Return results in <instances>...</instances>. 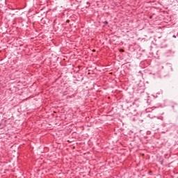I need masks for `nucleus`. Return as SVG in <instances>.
Here are the masks:
<instances>
[{"mask_svg":"<svg viewBox=\"0 0 178 178\" xmlns=\"http://www.w3.org/2000/svg\"><path fill=\"white\" fill-rule=\"evenodd\" d=\"M172 37H173V38H176L177 36H176V35H174Z\"/></svg>","mask_w":178,"mask_h":178,"instance_id":"7ed1b4c3","label":"nucleus"},{"mask_svg":"<svg viewBox=\"0 0 178 178\" xmlns=\"http://www.w3.org/2000/svg\"><path fill=\"white\" fill-rule=\"evenodd\" d=\"M120 52H123V49H120Z\"/></svg>","mask_w":178,"mask_h":178,"instance_id":"39448f33","label":"nucleus"},{"mask_svg":"<svg viewBox=\"0 0 178 178\" xmlns=\"http://www.w3.org/2000/svg\"><path fill=\"white\" fill-rule=\"evenodd\" d=\"M104 23H105L106 24H108V21H106Z\"/></svg>","mask_w":178,"mask_h":178,"instance_id":"20e7f679","label":"nucleus"},{"mask_svg":"<svg viewBox=\"0 0 178 178\" xmlns=\"http://www.w3.org/2000/svg\"><path fill=\"white\" fill-rule=\"evenodd\" d=\"M175 106H177V104H174L173 105H172V108L173 110H175Z\"/></svg>","mask_w":178,"mask_h":178,"instance_id":"f257e3e1","label":"nucleus"},{"mask_svg":"<svg viewBox=\"0 0 178 178\" xmlns=\"http://www.w3.org/2000/svg\"><path fill=\"white\" fill-rule=\"evenodd\" d=\"M149 18H150V19H152V16H150Z\"/></svg>","mask_w":178,"mask_h":178,"instance_id":"423d86ee","label":"nucleus"},{"mask_svg":"<svg viewBox=\"0 0 178 178\" xmlns=\"http://www.w3.org/2000/svg\"><path fill=\"white\" fill-rule=\"evenodd\" d=\"M63 95H67V91H64L63 92Z\"/></svg>","mask_w":178,"mask_h":178,"instance_id":"f03ea898","label":"nucleus"}]
</instances>
